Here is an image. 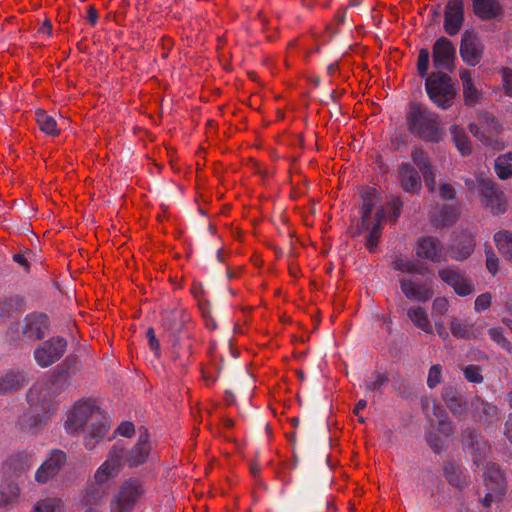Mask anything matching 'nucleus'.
<instances>
[{
    "label": "nucleus",
    "instance_id": "1",
    "mask_svg": "<svg viewBox=\"0 0 512 512\" xmlns=\"http://www.w3.org/2000/svg\"><path fill=\"white\" fill-rule=\"evenodd\" d=\"M67 433L84 435V445L93 450L106 436L110 422L106 413L91 400L76 402L66 413Z\"/></svg>",
    "mask_w": 512,
    "mask_h": 512
},
{
    "label": "nucleus",
    "instance_id": "2",
    "mask_svg": "<svg viewBox=\"0 0 512 512\" xmlns=\"http://www.w3.org/2000/svg\"><path fill=\"white\" fill-rule=\"evenodd\" d=\"M27 403L29 407L17 426L27 433H36L56 411L54 384L47 380L34 383L27 393Z\"/></svg>",
    "mask_w": 512,
    "mask_h": 512
},
{
    "label": "nucleus",
    "instance_id": "3",
    "mask_svg": "<svg viewBox=\"0 0 512 512\" xmlns=\"http://www.w3.org/2000/svg\"><path fill=\"white\" fill-rule=\"evenodd\" d=\"M422 410L430 423L427 441L430 447L439 453L445 446L448 436L452 433L451 423L443 408L433 398L425 397L421 402Z\"/></svg>",
    "mask_w": 512,
    "mask_h": 512
},
{
    "label": "nucleus",
    "instance_id": "4",
    "mask_svg": "<svg viewBox=\"0 0 512 512\" xmlns=\"http://www.w3.org/2000/svg\"><path fill=\"white\" fill-rule=\"evenodd\" d=\"M465 183L469 191L479 192L482 205L492 214L499 215L506 211L507 198L504 192L484 172L475 174L474 178L466 179Z\"/></svg>",
    "mask_w": 512,
    "mask_h": 512
},
{
    "label": "nucleus",
    "instance_id": "5",
    "mask_svg": "<svg viewBox=\"0 0 512 512\" xmlns=\"http://www.w3.org/2000/svg\"><path fill=\"white\" fill-rule=\"evenodd\" d=\"M407 125L411 133L430 142H438L443 134L438 116L421 105L410 107Z\"/></svg>",
    "mask_w": 512,
    "mask_h": 512
},
{
    "label": "nucleus",
    "instance_id": "6",
    "mask_svg": "<svg viewBox=\"0 0 512 512\" xmlns=\"http://www.w3.org/2000/svg\"><path fill=\"white\" fill-rule=\"evenodd\" d=\"M362 199L361 225L364 230L369 231L366 246L370 251H374L381 236V223L384 218V211H377L375 215L372 216V211L379 202V194L375 188H365L362 193Z\"/></svg>",
    "mask_w": 512,
    "mask_h": 512
},
{
    "label": "nucleus",
    "instance_id": "7",
    "mask_svg": "<svg viewBox=\"0 0 512 512\" xmlns=\"http://www.w3.org/2000/svg\"><path fill=\"white\" fill-rule=\"evenodd\" d=\"M147 492L145 481L132 478L124 481L113 493L110 503V512H133Z\"/></svg>",
    "mask_w": 512,
    "mask_h": 512
},
{
    "label": "nucleus",
    "instance_id": "8",
    "mask_svg": "<svg viewBox=\"0 0 512 512\" xmlns=\"http://www.w3.org/2000/svg\"><path fill=\"white\" fill-rule=\"evenodd\" d=\"M426 90L430 99L441 108L451 106L455 92L450 78L441 72L432 73L426 79Z\"/></svg>",
    "mask_w": 512,
    "mask_h": 512
},
{
    "label": "nucleus",
    "instance_id": "9",
    "mask_svg": "<svg viewBox=\"0 0 512 512\" xmlns=\"http://www.w3.org/2000/svg\"><path fill=\"white\" fill-rule=\"evenodd\" d=\"M484 483L487 492L482 503L484 506L489 507L492 502L500 500L506 491L504 476L496 464H487L484 471Z\"/></svg>",
    "mask_w": 512,
    "mask_h": 512
},
{
    "label": "nucleus",
    "instance_id": "10",
    "mask_svg": "<svg viewBox=\"0 0 512 512\" xmlns=\"http://www.w3.org/2000/svg\"><path fill=\"white\" fill-rule=\"evenodd\" d=\"M438 275L445 284L453 288L455 293L461 297L471 295L475 292L472 280L464 272L454 266L440 269Z\"/></svg>",
    "mask_w": 512,
    "mask_h": 512
},
{
    "label": "nucleus",
    "instance_id": "11",
    "mask_svg": "<svg viewBox=\"0 0 512 512\" xmlns=\"http://www.w3.org/2000/svg\"><path fill=\"white\" fill-rule=\"evenodd\" d=\"M49 330L48 317L43 313H30L21 324L22 336L27 341L42 339Z\"/></svg>",
    "mask_w": 512,
    "mask_h": 512
},
{
    "label": "nucleus",
    "instance_id": "12",
    "mask_svg": "<svg viewBox=\"0 0 512 512\" xmlns=\"http://www.w3.org/2000/svg\"><path fill=\"white\" fill-rule=\"evenodd\" d=\"M123 455V448L115 445L109 452L106 461L96 470L94 474V480L97 484H104L111 478L117 476L122 467Z\"/></svg>",
    "mask_w": 512,
    "mask_h": 512
},
{
    "label": "nucleus",
    "instance_id": "13",
    "mask_svg": "<svg viewBox=\"0 0 512 512\" xmlns=\"http://www.w3.org/2000/svg\"><path fill=\"white\" fill-rule=\"evenodd\" d=\"M66 463V454L61 450L51 451L35 473L38 483H46L52 479Z\"/></svg>",
    "mask_w": 512,
    "mask_h": 512
},
{
    "label": "nucleus",
    "instance_id": "14",
    "mask_svg": "<svg viewBox=\"0 0 512 512\" xmlns=\"http://www.w3.org/2000/svg\"><path fill=\"white\" fill-rule=\"evenodd\" d=\"M483 44L479 37L471 32H465L460 45V55L470 66L477 65L483 54Z\"/></svg>",
    "mask_w": 512,
    "mask_h": 512
},
{
    "label": "nucleus",
    "instance_id": "15",
    "mask_svg": "<svg viewBox=\"0 0 512 512\" xmlns=\"http://www.w3.org/2000/svg\"><path fill=\"white\" fill-rule=\"evenodd\" d=\"M455 48L445 37L439 38L433 46V63L438 70H452Z\"/></svg>",
    "mask_w": 512,
    "mask_h": 512
},
{
    "label": "nucleus",
    "instance_id": "16",
    "mask_svg": "<svg viewBox=\"0 0 512 512\" xmlns=\"http://www.w3.org/2000/svg\"><path fill=\"white\" fill-rule=\"evenodd\" d=\"M464 21L463 0H448L445 8V31L449 35H455L461 29Z\"/></svg>",
    "mask_w": 512,
    "mask_h": 512
},
{
    "label": "nucleus",
    "instance_id": "17",
    "mask_svg": "<svg viewBox=\"0 0 512 512\" xmlns=\"http://www.w3.org/2000/svg\"><path fill=\"white\" fill-rule=\"evenodd\" d=\"M415 251L418 257L432 262L445 260L443 247L436 238L431 236L421 238L415 247Z\"/></svg>",
    "mask_w": 512,
    "mask_h": 512
},
{
    "label": "nucleus",
    "instance_id": "18",
    "mask_svg": "<svg viewBox=\"0 0 512 512\" xmlns=\"http://www.w3.org/2000/svg\"><path fill=\"white\" fill-rule=\"evenodd\" d=\"M403 294L411 300L426 302L433 295V289L428 283H419L410 278H401L399 280Z\"/></svg>",
    "mask_w": 512,
    "mask_h": 512
},
{
    "label": "nucleus",
    "instance_id": "19",
    "mask_svg": "<svg viewBox=\"0 0 512 512\" xmlns=\"http://www.w3.org/2000/svg\"><path fill=\"white\" fill-rule=\"evenodd\" d=\"M398 181L401 188L407 193H418L422 188L421 177L410 163H403L399 166Z\"/></svg>",
    "mask_w": 512,
    "mask_h": 512
},
{
    "label": "nucleus",
    "instance_id": "20",
    "mask_svg": "<svg viewBox=\"0 0 512 512\" xmlns=\"http://www.w3.org/2000/svg\"><path fill=\"white\" fill-rule=\"evenodd\" d=\"M501 130V125L492 116H484L481 121V126L477 124L470 125V132L478 140L483 142L485 145L492 146V137L497 135Z\"/></svg>",
    "mask_w": 512,
    "mask_h": 512
},
{
    "label": "nucleus",
    "instance_id": "21",
    "mask_svg": "<svg viewBox=\"0 0 512 512\" xmlns=\"http://www.w3.org/2000/svg\"><path fill=\"white\" fill-rule=\"evenodd\" d=\"M411 158L421 171L427 188L433 192L435 188V172L426 152L421 148H414L411 152Z\"/></svg>",
    "mask_w": 512,
    "mask_h": 512
},
{
    "label": "nucleus",
    "instance_id": "22",
    "mask_svg": "<svg viewBox=\"0 0 512 512\" xmlns=\"http://www.w3.org/2000/svg\"><path fill=\"white\" fill-rule=\"evenodd\" d=\"M485 328L482 322H469L466 319L453 318L450 321L452 334L457 338L470 339L482 334Z\"/></svg>",
    "mask_w": 512,
    "mask_h": 512
},
{
    "label": "nucleus",
    "instance_id": "23",
    "mask_svg": "<svg viewBox=\"0 0 512 512\" xmlns=\"http://www.w3.org/2000/svg\"><path fill=\"white\" fill-rule=\"evenodd\" d=\"M151 451L149 436L146 432L139 435L136 445L131 449L127 462L129 466L136 467L143 464Z\"/></svg>",
    "mask_w": 512,
    "mask_h": 512
},
{
    "label": "nucleus",
    "instance_id": "24",
    "mask_svg": "<svg viewBox=\"0 0 512 512\" xmlns=\"http://www.w3.org/2000/svg\"><path fill=\"white\" fill-rule=\"evenodd\" d=\"M465 448L469 450V453L476 465H480L482 460L486 459L490 454L488 443L478 437L475 433H470L468 438L465 439Z\"/></svg>",
    "mask_w": 512,
    "mask_h": 512
},
{
    "label": "nucleus",
    "instance_id": "25",
    "mask_svg": "<svg viewBox=\"0 0 512 512\" xmlns=\"http://www.w3.org/2000/svg\"><path fill=\"white\" fill-rule=\"evenodd\" d=\"M475 241L472 234L463 232L454 239L451 248V257L455 260H464L473 252Z\"/></svg>",
    "mask_w": 512,
    "mask_h": 512
},
{
    "label": "nucleus",
    "instance_id": "26",
    "mask_svg": "<svg viewBox=\"0 0 512 512\" xmlns=\"http://www.w3.org/2000/svg\"><path fill=\"white\" fill-rule=\"evenodd\" d=\"M460 79L462 82L465 103L469 106L475 105L481 98V92L475 86L472 72L466 69L461 70Z\"/></svg>",
    "mask_w": 512,
    "mask_h": 512
},
{
    "label": "nucleus",
    "instance_id": "27",
    "mask_svg": "<svg viewBox=\"0 0 512 512\" xmlns=\"http://www.w3.org/2000/svg\"><path fill=\"white\" fill-rule=\"evenodd\" d=\"M449 410L457 416L463 415L467 410V402L463 396L453 387H445L442 394Z\"/></svg>",
    "mask_w": 512,
    "mask_h": 512
},
{
    "label": "nucleus",
    "instance_id": "28",
    "mask_svg": "<svg viewBox=\"0 0 512 512\" xmlns=\"http://www.w3.org/2000/svg\"><path fill=\"white\" fill-rule=\"evenodd\" d=\"M27 381V376L23 372L6 373L0 377V395L20 389Z\"/></svg>",
    "mask_w": 512,
    "mask_h": 512
},
{
    "label": "nucleus",
    "instance_id": "29",
    "mask_svg": "<svg viewBox=\"0 0 512 512\" xmlns=\"http://www.w3.org/2000/svg\"><path fill=\"white\" fill-rule=\"evenodd\" d=\"M64 502L54 495H47L37 499L28 512H63Z\"/></svg>",
    "mask_w": 512,
    "mask_h": 512
},
{
    "label": "nucleus",
    "instance_id": "30",
    "mask_svg": "<svg viewBox=\"0 0 512 512\" xmlns=\"http://www.w3.org/2000/svg\"><path fill=\"white\" fill-rule=\"evenodd\" d=\"M475 14L481 19L496 18L501 14L498 0H473Z\"/></svg>",
    "mask_w": 512,
    "mask_h": 512
},
{
    "label": "nucleus",
    "instance_id": "31",
    "mask_svg": "<svg viewBox=\"0 0 512 512\" xmlns=\"http://www.w3.org/2000/svg\"><path fill=\"white\" fill-rule=\"evenodd\" d=\"M20 487L15 482H6L0 485V509L15 504L20 497Z\"/></svg>",
    "mask_w": 512,
    "mask_h": 512
},
{
    "label": "nucleus",
    "instance_id": "32",
    "mask_svg": "<svg viewBox=\"0 0 512 512\" xmlns=\"http://www.w3.org/2000/svg\"><path fill=\"white\" fill-rule=\"evenodd\" d=\"M450 134L457 150L463 156L470 155L472 152V143L470 142L466 132L458 125L450 127Z\"/></svg>",
    "mask_w": 512,
    "mask_h": 512
},
{
    "label": "nucleus",
    "instance_id": "33",
    "mask_svg": "<svg viewBox=\"0 0 512 512\" xmlns=\"http://www.w3.org/2000/svg\"><path fill=\"white\" fill-rule=\"evenodd\" d=\"M407 316L411 322L426 333L432 332V324L427 312L421 307H411L407 311Z\"/></svg>",
    "mask_w": 512,
    "mask_h": 512
},
{
    "label": "nucleus",
    "instance_id": "34",
    "mask_svg": "<svg viewBox=\"0 0 512 512\" xmlns=\"http://www.w3.org/2000/svg\"><path fill=\"white\" fill-rule=\"evenodd\" d=\"M494 170L496 175L502 180L512 178V152L499 155L495 159Z\"/></svg>",
    "mask_w": 512,
    "mask_h": 512
},
{
    "label": "nucleus",
    "instance_id": "35",
    "mask_svg": "<svg viewBox=\"0 0 512 512\" xmlns=\"http://www.w3.org/2000/svg\"><path fill=\"white\" fill-rule=\"evenodd\" d=\"M432 218L437 226H450L458 217V211L451 205H444L439 212H433Z\"/></svg>",
    "mask_w": 512,
    "mask_h": 512
},
{
    "label": "nucleus",
    "instance_id": "36",
    "mask_svg": "<svg viewBox=\"0 0 512 512\" xmlns=\"http://www.w3.org/2000/svg\"><path fill=\"white\" fill-rule=\"evenodd\" d=\"M36 122L42 132L47 135L56 136L59 134V128L56 120L48 115L44 110H37L35 113Z\"/></svg>",
    "mask_w": 512,
    "mask_h": 512
},
{
    "label": "nucleus",
    "instance_id": "37",
    "mask_svg": "<svg viewBox=\"0 0 512 512\" xmlns=\"http://www.w3.org/2000/svg\"><path fill=\"white\" fill-rule=\"evenodd\" d=\"M494 241L499 252L512 262V233L506 230L499 231L494 235Z\"/></svg>",
    "mask_w": 512,
    "mask_h": 512
},
{
    "label": "nucleus",
    "instance_id": "38",
    "mask_svg": "<svg viewBox=\"0 0 512 512\" xmlns=\"http://www.w3.org/2000/svg\"><path fill=\"white\" fill-rule=\"evenodd\" d=\"M393 267L395 270L400 271L402 273H420L423 274L422 268L423 265L418 263L415 260L403 258L401 256L396 257L393 261Z\"/></svg>",
    "mask_w": 512,
    "mask_h": 512
},
{
    "label": "nucleus",
    "instance_id": "39",
    "mask_svg": "<svg viewBox=\"0 0 512 512\" xmlns=\"http://www.w3.org/2000/svg\"><path fill=\"white\" fill-rule=\"evenodd\" d=\"M104 500V492L100 489L93 488L88 490L83 497V503L88 508H95Z\"/></svg>",
    "mask_w": 512,
    "mask_h": 512
},
{
    "label": "nucleus",
    "instance_id": "40",
    "mask_svg": "<svg viewBox=\"0 0 512 512\" xmlns=\"http://www.w3.org/2000/svg\"><path fill=\"white\" fill-rule=\"evenodd\" d=\"M403 206V203L399 198H392L388 203L385 209H382L381 211H384V216L386 213H388V217L391 221H396L398 216L400 215L401 208Z\"/></svg>",
    "mask_w": 512,
    "mask_h": 512
},
{
    "label": "nucleus",
    "instance_id": "41",
    "mask_svg": "<svg viewBox=\"0 0 512 512\" xmlns=\"http://www.w3.org/2000/svg\"><path fill=\"white\" fill-rule=\"evenodd\" d=\"M67 348V341L59 336L50 338L45 343L44 352H64Z\"/></svg>",
    "mask_w": 512,
    "mask_h": 512
},
{
    "label": "nucleus",
    "instance_id": "42",
    "mask_svg": "<svg viewBox=\"0 0 512 512\" xmlns=\"http://www.w3.org/2000/svg\"><path fill=\"white\" fill-rule=\"evenodd\" d=\"M489 336L492 341H494L500 349L509 350L510 343L505 338L502 329L500 328H491L489 331Z\"/></svg>",
    "mask_w": 512,
    "mask_h": 512
},
{
    "label": "nucleus",
    "instance_id": "43",
    "mask_svg": "<svg viewBox=\"0 0 512 512\" xmlns=\"http://www.w3.org/2000/svg\"><path fill=\"white\" fill-rule=\"evenodd\" d=\"M492 303V295L489 292L478 295L475 299L474 309L476 312L487 310Z\"/></svg>",
    "mask_w": 512,
    "mask_h": 512
},
{
    "label": "nucleus",
    "instance_id": "44",
    "mask_svg": "<svg viewBox=\"0 0 512 512\" xmlns=\"http://www.w3.org/2000/svg\"><path fill=\"white\" fill-rule=\"evenodd\" d=\"M430 55L428 50L422 49L418 55L417 68L420 76L425 77L427 75L429 66Z\"/></svg>",
    "mask_w": 512,
    "mask_h": 512
},
{
    "label": "nucleus",
    "instance_id": "45",
    "mask_svg": "<svg viewBox=\"0 0 512 512\" xmlns=\"http://www.w3.org/2000/svg\"><path fill=\"white\" fill-rule=\"evenodd\" d=\"M441 373L442 369L439 365L431 366L427 378V385L429 388L433 389L441 382Z\"/></svg>",
    "mask_w": 512,
    "mask_h": 512
},
{
    "label": "nucleus",
    "instance_id": "46",
    "mask_svg": "<svg viewBox=\"0 0 512 512\" xmlns=\"http://www.w3.org/2000/svg\"><path fill=\"white\" fill-rule=\"evenodd\" d=\"M465 378L472 383H480L483 380L481 370L478 366L470 365L464 370Z\"/></svg>",
    "mask_w": 512,
    "mask_h": 512
},
{
    "label": "nucleus",
    "instance_id": "47",
    "mask_svg": "<svg viewBox=\"0 0 512 512\" xmlns=\"http://www.w3.org/2000/svg\"><path fill=\"white\" fill-rule=\"evenodd\" d=\"M503 90L508 97H512V69L503 68L501 70Z\"/></svg>",
    "mask_w": 512,
    "mask_h": 512
},
{
    "label": "nucleus",
    "instance_id": "48",
    "mask_svg": "<svg viewBox=\"0 0 512 512\" xmlns=\"http://www.w3.org/2000/svg\"><path fill=\"white\" fill-rule=\"evenodd\" d=\"M486 268L490 273L495 275L499 270V259L498 257L492 252L491 249L486 251Z\"/></svg>",
    "mask_w": 512,
    "mask_h": 512
},
{
    "label": "nucleus",
    "instance_id": "49",
    "mask_svg": "<svg viewBox=\"0 0 512 512\" xmlns=\"http://www.w3.org/2000/svg\"><path fill=\"white\" fill-rule=\"evenodd\" d=\"M59 354H35V360L41 367H47L58 359Z\"/></svg>",
    "mask_w": 512,
    "mask_h": 512
},
{
    "label": "nucleus",
    "instance_id": "50",
    "mask_svg": "<svg viewBox=\"0 0 512 512\" xmlns=\"http://www.w3.org/2000/svg\"><path fill=\"white\" fill-rule=\"evenodd\" d=\"M387 377L382 374H377L374 379L366 383V389L369 391H376L387 382Z\"/></svg>",
    "mask_w": 512,
    "mask_h": 512
},
{
    "label": "nucleus",
    "instance_id": "51",
    "mask_svg": "<svg viewBox=\"0 0 512 512\" xmlns=\"http://www.w3.org/2000/svg\"><path fill=\"white\" fill-rule=\"evenodd\" d=\"M449 309V301L446 297H437L433 301V310L441 315L445 314Z\"/></svg>",
    "mask_w": 512,
    "mask_h": 512
},
{
    "label": "nucleus",
    "instance_id": "52",
    "mask_svg": "<svg viewBox=\"0 0 512 512\" xmlns=\"http://www.w3.org/2000/svg\"><path fill=\"white\" fill-rule=\"evenodd\" d=\"M134 425L131 422H124L116 430V433L124 436L131 437L134 434Z\"/></svg>",
    "mask_w": 512,
    "mask_h": 512
},
{
    "label": "nucleus",
    "instance_id": "53",
    "mask_svg": "<svg viewBox=\"0 0 512 512\" xmlns=\"http://www.w3.org/2000/svg\"><path fill=\"white\" fill-rule=\"evenodd\" d=\"M13 304L11 301H3L0 303V320H4L11 316Z\"/></svg>",
    "mask_w": 512,
    "mask_h": 512
},
{
    "label": "nucleus",
    "instance_id": "54",
    "mask_svg": "<svg viewBox=\"0 0 512 512\" xmlns=\"http://www.w3.org/2000/svg\"><path fill=\"white\" fill-rule=\"evenodd\" d=\"M440 196L443 199H452L455 195V190L450 184H441L439 188Z\"/></svg>",
    "mask_w": 512,
    "mask_h": 512
},
{
    "label": "nucleus",
    "instance_id": "55",
    "mask_svg": "<svg viewBox=\"0 0 512 512\" xmlns=\"http://www.w3.org/2000/svg\"><path fill=\"white\" fill-rule=\"evenodd\" d=\"M146 338L151 350H158L160 348L159 341L156 339L153 328L146 331Z\"/></svg>",
    "mask_w": 512,
    "mask_h": 512
},
{
    "label": "nucleus",
    "instance_id": "56",
    "mask_svg": "<svg viewBox=\"0 0 512 512\" xmlns=\"http://www.w3.org/2000/svg\"><path fill=\"white\" fill-rule=\"evenodd\" d=\"M483 407V412L487 416V418H492L497 415V408L490 404L481 403Z\"/></svg>",
    "mask_w": 512,
    "mask_h": 512
},
{
    "label": "nucleus",
    "instance_id": "57",
    "mask_svg": "<svg viewBox=\"0 0 512 512\" xmlns=\"http://www.w3.org/2000/svg\"><path fill=\"white\" fill-rule=\"evenodd\" d=\"M504 434L507 439L512 443V415H510L505 423Z\"/></svg>",
    "mask_w": 512,
    "mask_h": 512
},
{
    "label": "nucleus",
    "instance_id": "58",
    "mask_svg": "<svg viewBox=\"0 0 512 512\" xmlns=\"http://www.w3.org/2000/svg\"><path fill=\"white\" fill-rule=\"evenodd\" d=\"M87 19L92 24L95 25L98 19L97 11L94 7L90 6L87 11Z\"/></svg>",
    "mask_w": 512,
    "mask_h": 512
},
{
    "label": "nucleus",
    "instance_id": "59",
    "mask_svg": "<svg viewBox=\"0 0 512 512\" xmlns=\"http://www.w3.org/2000/svg\"><path fill=\"white\" fill-rule=\"evenodd\" d=\"M51 32H52V26H51L50 22H48V21L44 22L38 30L39 34L46 35V36H50Z\"/></svg>",
    "mask_w": 512,
    "mask_h": 512
},
{
    "label": "nucleus",
    "instance_id": "60",
    "mask_svg": "<svg viewBox=\"0 0 512 512\" xmlns=\"http://www.w3.org/2000/svg\"><path fill=\"white\" fill-rule=\"evenodd\" d=\"M203 317L205 318L206 326L209 329H214L216 327L215 321L212 319V317L209 315V313L203 311Z\"/></svg>",
    "mask_w": 512,
    "mask_h": 512
},
{
    "label": "nucleus",
    "instance_id": "61",
    "mask_svg": "<svg viewBox=\"0 0 512 512\" xmlns=\"http://www.w3.org/2000/svg\"><path fill=\"white\" fill-rule=\"evenodd\" d=\"M13 258H14L15 262L19 263L20 265L24 266L25 268H28V261L24 255L15 254Z\"/></svg>",
    "mask_w": 512,
    "mask_h": 512
},
{
    "label": "nucleus",
    "instance_id": "62",
    "mask_svg": "<svg viewBox=\"0 0 512 512\" xmlns=\"http://www.w3.org/2000/svg\"><path fill=\"white\" fill-rule=\"evenodd\" d=\"M367 405L366 400H359L354 408V414L359 416L361 410H363Z\"/></svg>",
    "mask_w": 512,
    "mask_h": 512
},
{
    "label": "nucleus",
    "instance_id": "63",
    "mask_svg": "<svg viewBox=\"0 0 512 512\" xmlns=\"http://www.w3.org/2000/svg\"><path fill=\"white\" fill-rule=\"evenodd\" d=\"M502 322L510 329L512 330V320L508 318H503Z\"/></svg>",
    "mask_w": 512,
    "mask_h": 512
},
{
    "label": "nucleus",
    "instance_id": "64",
    "mask_svg": "<svg viewBox=\"0 0 512 512\" xmlns=\"http://www.w3.org/2000/svg\"><path fill=\"white\" fill-rule=\"evenodd\" d=\"M84 512H101V511L96 508H88Z\"/></svg>",
    "mask_w": 512,
    "mask_h": 512
}]
</instances>
